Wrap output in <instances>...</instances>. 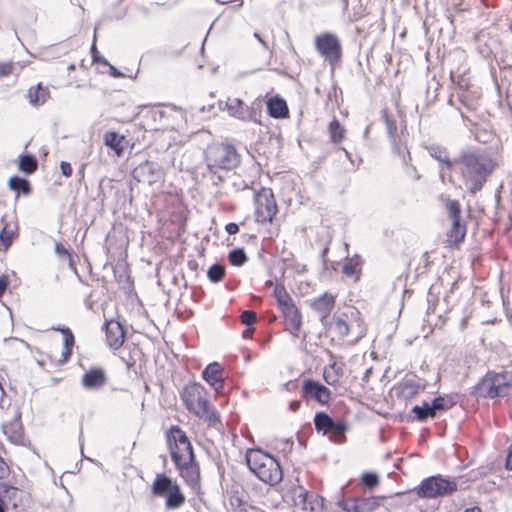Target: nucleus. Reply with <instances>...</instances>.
I'll return each mask as SVG.
<instances>
[{
	"instance_id": "f257e3e1",
	"label": "nucleus",
	"mask_w": 512,
	"mask_h": 512,
	"mask_svg": "<svg viewBox=\"0 0 512 512\" xmlns=\"http://www.w3.org/2000/svg\"><path fill=\"white\" fill-rule=\"evenodd\" d=\"M167 446L179 475L192 488L200 481V468L195 460L193 447L186 433L178 426L166 432Z\"/></svg>"
},
{
	"instance_id": "f03ea898",
	"label": "nucleus",
	"mask_w": 512,
	"mask_h": 512,
	"mask_svg": "<svg viewBox=\"0 0 512 512\" xmlns=\"http://www.w3.org/2000/svg\"><path fill=\"white\" fill-rule=\"evenodd\" d=\"M455 163L460 165L464 183L471 193L482 189L495 168L493 160L488 155L475 150L462 151Z\"/></svg>"
},
{
	"instance_id": "7ed1b4c3",
	"label": "nucleus",
	"mask_w": 512,
	"mask_h": 512,
	"mask_svg": "<svg viewBox=\"0 0 512 512\" xmlns=\"http://www.w3.org/2000/svg\"><path fill=\"white\" fill-rule=\"evenodd\" d=\"M181 399L186 409L205 422L208 426L219 428L220 416L209 401L208 391L199 383L186 385L181 392Z\"/></svg>"
},
{
	"instance_id": "20e7f679",
	"label": "nucleus",
	"mask_w": 512,
	"mask_h": 512,
	"mask_svg": "<svg viewBox=\"0 0 512 512\" xmlns=\"http://www.w3.org/2000/svg\"><path fill=\"white\" fill-rule=\"evenodd\" d=\"M206 176L210 177L213 184L218 185L224 178L220 172L230 171L240 163V156L233 145L213 143L205 150Z\"/></svg>"
},
{
	"instance_id": "39448f33",
	"label": "nucleus",
	"mask_w": 512,
	"mask_h": 512,
	"mask_svg": "<svg viewBox=\"0 0 512 512\" xmlns=\"http://www.w3.org/2000/svg\"><path fill=\"white\" fill-rule=\"evenodd\" d=\"M246 462L250 471L262 482L273 486L282 480L280 464L270 454L260 449H251L246 453Z\"/></svg>"
},
{
	"instance_id": "423d86ee",
	"label": "nucleus",
	"mask_w": 512,
	"mask_h": 512,
	"mask_svg": "<svg viewBox=\"0 0 512 512\" xmlns=\"http://www.w3.org/2000/svg\"><path fill=\"white\" fill-rule=\"evenodd\" d=\"M151 492L157 497L165 498L167 509L180 508L186 500L178 483L165 474L156 475L151 486Z\"/></svg>"
},
{
	"instance_id": "0eeeda50",
	"label": "nucleus",
	"mask_w": 512,
	"mask_h": 512,
	"mask_svg": "<svg viewBox=\"0 0 512 512\" xmlns=\"http://www.w3.org/2000/svg\"><path fill=\"white\" fill-rule=\"evenodd\" d=\"M511 386L512 375L510 373H488L478 384V391L481 395L489 398L502 397L509 394Z\"/></svg>"
},
{
	"instance_id": "6e6552de",
	"label": "nucleus",
	"mask_w": 512,
	"mask_h": 512,
	"mask_svg": "<svg viewBox=\"0 0 512 512\" xmlns=\"http://www.w3.org/2000/svg\"><path fill=\"white\" fill-rule=\"evenodd\" d=\"M457 490V483L442 477L431 476L424 479L417 488V495L421 498L433 499L446 496Z\"/></svg>"
},
{
	"instance_id": "1a4fd4ad",
	"label": "nucleus",
	"mask_w": 512,
	"mask_h": 512,
	"mask_svg": "<svg viewBox=\"0 0 512 512\" xmlns=\"http://www.w3.org/2000/svg\"><path fill=\"white\" fill-rule=\"evenodd\" d=\"M255 219L258 223L271 222L277 213V204L271 189L262 187L254 195Z\"/></svg>"
},
{
	"instance_id": "9d476101",
	"label": "nucleus",
	"mask_w": 512,
	"mask_h": 512,
	"mask_svg": "<svg viewBox=\"0 0 512 512\" xmlns=\"http://www.w3.org/2000/svg\"><path fill=\"white\" fill-rule=\"evenodd\" d=\"M445 208L452 219V226L447 232L446 242L449 246H457L466 235V226L460 222V204L457 200L446 199Z\"/></svg>"
},
{
	"instance_id": "9b49d317",
	"label": "nucleus",
	"mask_w": 512,
	"mask_h": 512,
	"mask_svg": "<svg viewBox=\"0 0 512 512\" xmlns=\"http://www.w3.org/2000/svg\"><path fill=\"white\" fill-rule=\"evenodd\" d=\"M315 48L318 53L334 65L341 59L342 49L338 37L331 33H323L315 38Z\"/></svg>"
},
{
	"instance_id": "f8f14e48",
	"label": "nucleus",
	"mask_w": 512,
	"mask_h": 512,
	"mask_svg": "<svg viewBox=\"0 0 512 512\" xmlns=\"http://www.w3.org/2000/svg\"><path fill=\"white\" fill-rule=\"evenodd\" d=\"M225 107L230 116L243 120L258 122L259 105L248 106L239 98H228Z\"/></svg>"
},
{
	"instance_id": "ddd939ff",
	"label": "nucleus",
	"mask_w": 512,
	"mask_h": 512,
	"mask_svg": "<svg viewBox=\"0 0 512 512\" xmlns=\"http://www.w3.org/2000/svg\"><path fill=\"white\" fill-rule=\"evenodd\" d=\"M294 505L304 511L320 512L323 508V500L318 495L308 493L299 487L294 491Z\"/></svg>"
},
{
	"instance_id": "4468645a",
	"label": "nucleus",
	"mask_w": 512,
	"mask_h": 512,
	"mask_svg": "<svg viewBox=\"0 0 512 512\" xmlns=\"http://www.w3.org/2000/svg\"><path fill=\"white\" fill-rule=\"evenodd\" d=\"M302 395L303 397L313 399L322 405L327 404L331 399L330 390L313 379L304 380Z\"/></svg>"
},
{
	"instance_id": "2eb2a0df",
	"label": "nucleus",
	"mask_w": 512,
	"mask_h": 512,
	"mask_svg": "<svg viewBox=\"0 0 512 512\" xmlns=\"http://www.w3.org/2000/svg\"><path fill=\"white\" fill-rule=\"evenodd\" d=\"M381 498L375 496L356 497L346 500L342 508L347 512H373L380 506Z\"/></svg>"
},
{
	"instance_id": "dca6fc26",
	"label": "nucleus",
	"mask_w": 512,
	"mask_h": 512,
	"mask_svg": "<svg viewBox=\"0 0 512 512\" xmlns=\"http://www.w3.org/2000/svg\"><path fill=\"white\" fill-rule=\"evenodd\" d=\"M135 175L139 181L154 184L163 177V171L159 164L152 161H145L135 169Z\"/></svg>"
},
{
	"instance_id": "f3484780",
	"label": "nucleus",
	"mask_w": 512,
	"mask_h": 512,
	"mask_svg": "<svg viewBox=\"0 0 512 512\" xmlns=\"http://www.w3.org/2000/svg\"><path fill=\"white\" fill-rule=\"evenodd\" d=\"M280 311L285 321L286 330L293 336L297 337L302 325V315L300 310L293 302L292 304L281 308Z\"/></svg>"
},
{
	"instance_id": "a211bd4d",
	"label": "nucleus",
	"mask_w": 512,
	"mask_h": 512,
	"mask_svg": "<svg viewBox=\"0 0 512 512\" xmlns=\"http://www.w3.org/2000/svg\"><path fill=\"white\" fill-rule=\"evenodd\" d=\"M106 340L110 348H120L125 340V332L120 322L108 320L105 323Z\"/></svg>"
},
{
	"instance_id": "6ab92c4d",
	"label": "nucleus",
	"mask_w": 512,
	"mask_h": 512,
	"mask_svg": "<svg viewBox=\"0 0 512 512\" xmlns=\"http://www.w3.org/2000/svg\"><path fill=\"white\" fill-rule=\"evenodd\" d=\"M203 379L216 391L223 389V370L219 363H210L202 372Z\"/></svg>"
},
{
	"instance_id": "aec40b11",
	"label": "nucleus",
	"mask_w": 512,
	"mask_h": 512,
	"mask_svg": "<svg viewBox=\"0 0 512 512\" xmlns=\"http://www.w3.org/2000/svg\"><path fill=\"white\" fill-rule=\"evenodd\" d=\"M396 390L399 398L410 401L415 399L424 390V385L416 379H406L398 385Z\"/></svg>"
},
{
	"instance_id": "412c9836",
	"label": "nucleus",
	"mask_w": 512,
	"mask_h": 512,
	"mask_svg": "<svg viewBox=\"0 0 512 512\" xmlns=\"http://www.w3.org/2000/svg\"><path fill=\"white\" fill-rule=\"evenodd\" d=\"M106 382V373L102 368H92L82 377V385L88 390L99 389L103 387Z\"/></svg>"
},
{
	"instance_id": "4be33fe9",
	"label": "nucleus",
	"mask_w": 512,
	"mask_h": 512,
	"mask_svg": "<svg viewBox=\"0 0 512 512\" xmlns=\"http://www.w3.org/2000/svg\"><path fill=\"white\" fill-rule=\"evenodd\" d=\"M335 305V296L329 293H324L318 298L314 299L311 303V307L316 311L323 322L328 317Z\"/></svg>"
},
{
	"instance_id": "5701e85b",
	"label": "nucleus",
	"mask_w": 512,
	"mask_h": 512,
	"mask_svg": "<svg viewBox=\"0 0 512 512\" xmlns=\"http://www.w3.org/2000/svg\"><path fill=\"white\" fill-rule=\"evenodd\" d=\"M268 113L276 119L286 118L289 114L288 106L284 99L273 97L267 101Z\"/></svg>"
},
{
	"instance_id": "b1692460",
	"label": "nucleus",
	"mask_w": 512,
	"mask_h": 512,
	"mask_svg": "<svg viewBox=\"0 0 512 512\" xmlns=\"http://www.w3.org/2000/svg\"><path fill=\"white\" fill-rule=\"evenodd\" d=\"M343 363L333 362L324 368L323 377L328 385L335 386L343 376Z\"/></svg>"
},
{
	"instance_id": "393cba45",
	"label": "nucleus",
	"mask_w": 512,
	"mask_h": 512,
	"mask_svg": "<svg viewBox=\"0 0 512 512\" xmlns=\"http://www.w3.org/2000/svg\"><path fill=\"white\" fill-rule=\"evenodd\" d=\"M429 155L440 162L445 168L451 169L455 161H451L445 147L440 145H430L427 147Z\"/></svg>"
},
{
	"instance_id": "a878e982",
	"label": "nucleus",
	"mask_w": 512,
	"mask_h": 512,
	"mask_svg": "<svg viewBox=\"0 0 512 512\" xmlns=\"http://www.w3.org/2000/svg\"><path fill=\"white\" fill-rule=\"evenodd\" d=\"M329 329L335 333L339 338H345L353 329V326L348 324L346 319L341 316L334 317L329 324Z\"/></svg>"
},
{
	"instance_id": "bb28decb",
	"label": "nucleus",
	"mask_w": 512,
	"mask_h": 512,
	"mask_svg": "<svg viewBox=\"0 0 512 512\" xmlns=\"http://www.w3.org/2000/svg\"><path fill=\"white\" fill-rule=\"evenodd\" d=\"M50 97V93L48 88H44L41 84H38L35 87H31L28 91V98L32 105L39 106L44 104L48 98Z\"/></svg>"
},
{
	"instance_id": "cd10ccee",
	"label": "nucleus",
	"mask_w": 512,
	"mask_h": 512,
	"mask_svg": "<svg viewBox=\"0 0 512 512\" xmlns=\"http://www.w3.org/2000/svg\"><path fill=\"white\" fill-rule=\"evenodd\" d=\"M361 259L358 255L348 258L342 267V273L348 277L355 276V279H359L361 272Z\"/></svg>"
},
{
	"instance_id": "c85d7f7f",
	"label": "nucleus",
	"mask_w": 512,
	"mask_h": 512,
	"mask_svg": "<svg viewBox=\"0 0 512 512\" xmlns=\"http://www.w3.org/2000/svg\"><path fill=\"white\" fill-rule=\"evenodd\" d=\"M412 413L415 414V418L418 420V421H425L427 420L428 418H434L436 417V412L433 408V403H429V402H422L421 405H415L413 408H412Z\"/></svg>"
},
{
	"instance_id": "c756f323",
	"label": "nucleus",
	"mask_w": 512,
	"mask_h": 512,
	"mask_svg": "<svg viewBox=\"0 0 512 512\" xmlns=\"http://www.w3.org/2000/svg\"><path fill=\"white\" fill-rule=\"evenodd\" d=\"M64 337V347L62 351L63 361H67L72 354V348L75 344V338L72 331L68 327L56 328Z\"/></svg>"
},
{
	"instance_id": "7c9ffc66",
	"label": "nucleus",
	"mask_w": 512,
	"mask_h": 512,
	"mask_svg": "<svg viewBox=\"0 0 512 512\" xmlns=\"http://www.w3.org/2000/svg\"><path fill=\"white\" fill-rule=\"evenodd\" d=\"M273 294L279 309L294 302L283 284H276Z\"/></svg>"
},
{
	"instance_id": "2f4dec72",
	"label": "nucleus",
	"mask_w": 512,
	"mask_h": 512,
	"mask_svg": "<svg viewBox=\"0 0 512 512\" xmlns=\"http://www.w3.org/2000/svg\"><path fill=\"white\" fill-rule=\"evenodd\" d=\"M334 421L332 418L326 414L325 412H318L314 417V425L315 429L318 432H322L323 434H327L329 429H331Z\"/></svg>"
},
{
	"instance_id": "473e14b6",
	"label": "nucleus",
	"mask_w": 512,
	"mask_h": 512,
	"mask_svg": "<svg viewBox=\"0 0 512 512\" xmlns=\"http://www.w3.org/2000/svg\"><path fill=\"white\" fill-rule=\"evenodd\" d=\"M124 140L123 136H120L118 133L114 131L106 132L104 135V143L106 146L110 147L117 154H120L123 150L122 142Z\"/></svg>"
},
{
	"instance_id": "72a5a7b5",
	"label": "nucleus",
	"mask_w": 512,
	"mask_h": 512,
	"mask_svg": "<svg viewBox=\"0 0 512 512\" xmlns=\"http://www.w3.org/2000/svg\"><path fill=\"white\" fill-rule=\"evenodd\" d=\"M8 186L11 190L19 193H23L24 195H29L31 193L30 183L21 177L13 176L9 179Z\"/></svg>"
},
{
	"instance_id": "f704fd0d",
	"label": "nucleus",
	"mask_w": 512,
	"mask_h": 512,
	"mask_svg": "<svg viewBox=\"0 0 512 512\" xmlns=\"http://www.w3.org/2000/svg\"><path fill=\"white\" fill-rule=\"evenodd\" d=\"M346 430L347 426L344 422H334L331 429L328 431V433H330V439L338 444L344 443L346 440Z\"/></svg>"
},
{
	"instance_id": "c9c22d12",
	"label": "nucleus",
	"mask_w": 512,
	"mask_h": 512,
	"mask_svg": "<svg viewBox=\"0 0 512 512\" xmlns=\"http://www.w3.org/2000/svg\"><path fill=\"white\" fill-rule=\"evenodd\" d=\"M328 130L333 143H340L345 138L346 130L337 119H333L329 123Z\"/></svg>"
},
{
	"instance_id": "e433bc0d",
	"label": "nucleus",
	"mask_w": 512,
	"mask_h": 512,
	"mask_svg": "<svg viewBox=\"0 0 512 512\" xmlns=\"http://www.w3.org/2000/svg\"><path fill=\"white\" fill-rule=\"evenodd\" d=\"M38 168V161L32 155H21L19 158V169L27 174L34 173Z\"/></svg>"
},
{
	"instance_id": "4c0bfd02",
	"label": "nucleus",
	"mask_w": 512,
	"mask_h": 512,
	"mask_svg": "<svg viewBox=\"0 0 512 512\" xmlns=\"http://www.w3.org/2000/svg\"><path fill=\"white\" fill-rule=\"evenodd\" d=\"M433 408L435 412L446 411L455 405V400L452 396H439L433 399Z\"/></svg>"
},
{
	"instance_id": "58836bf2",
	"label": "nucleus",
	"mask_w": 512,
	"mask_h": 512,
	"mask_svg": "<svg viewBox=\"0 0 512 512\" xmlns=\"http://www.w3.org/2000/svg\"><path fill=\"white\" fill-rule=\"evenodd\" d=\"M22 494V491L16 487L10 486L6 483H0V495L8 498L10 501H13V505L16 506V500L19 498V495Z\"/></svg>"
},
{
	"instance_id": "ea45409f",
	"label": "nucleus",
	"mask_w": 512,
	"mask_h": 512,
	"mask_svg": "<svg viewBox=\"0 0 512 512\" xmlns=\"http://www.w3.org/2000/svg\"><path fill=\"white\" fill-rule=\"evenodd\" d=\"M207 276L213 283L220 282L225 276L224 266L220 264L212 265L207 272Z\"/></svg>"
},
{
	"instance_id": "a19ab883",
	"label": "nucleus",
	"mask_w": 512,
	"mask_h": 512,
	"mask_svg": "<svg viewBox=\"0 0 512 512\" xmlns=\"http://www.w3.org/2000/svg\"><path fill=\"white\" fill-rule=\"evenodd\" d=\"M228 260L233 266H242L247 261V256L243 249H234L230 251Z\"/></svg>"
},
{
	"instance_id": "79ce46f5",
	"label": "nucleus",
	"mask_w": 512,
	"mask_h": 512,
	"mask_svg": "<svg viewBox=\"0 0 512 512\" xmlns=\"http://www.w3.org/2000/svg\"><path fill=\"white\" fill-rule=\"evenodd\" d=\"M362 483L369 489H373L379 484V477L373 472H364L361 476Z\"/></svg>"
},
{
	"instance_id": "37998d69",
	"label": "nucleus",
	"mask_w": 512,
	"mask_h": 512,
	"mask_svg": "<svg viewBox=\"0 0 512 512\" xmlns=\"http://www.w3.org/2000/svg\"><path fill=\"white\" fill-rule=\"evenodd\" d=\"M14 231L8 229V225H5L0 232V243L7 249L13 241Z\"/></svg>"
},
{
	"instance_id": "c03bdc74",
	"label": "nucleus",
	"mask_w": 512,
	"mask_h": 512,
	"mask_svg": "<svg viewBox=\"0 0 512 512\" xmlns=\"http://www.w3.org/2000/svg\"><path fill=\"white\" fill-rule=\"evenodd\" d=\"M96 32H97V27L95 28V31H94V40H93V44L91 46V54H92L93 61L104 64V65H108L107 60L104 57L99 55V52L96 48Z\"/></svg>"
},
{
	"instance_id": "a18cd8bd",
	"label": "nucleus",
	"mask_w": 512,
	"mask_h": 512,
	"mask_svg": "<svg viewBox=\"0 0 512 512\" xmlns=\"http://www.w3.org/2000/svg\"><path fill=\"white\" fill-rule=\"evenodd\" d=\"M241 322L247 326H250L256 322V313L251 310H245L242 312L241 316Z\"/></svg>"
},
{
	"instance_id": "49530a36",
	"label": "nucleus",
	"mask_w": 512,
	"mask_h": 512,
	"mask_svg": "<svg viewBox=\"0 0 512 512\" xmlns=\"http://www.w3.org/2000/svg\"><path fill=\"white\" fill-rule=\"evenodd\" d=\"M383 118L385 121V124L387 126L388 133L393 136V134L396 132V123L393 119L389 117L386 111H383Z\"/></svg>"
},
{
	"instance_id": "de8ad7c7",
	"label": "nucleus",
	"mask_w": 512,
	"mask_h": 512,
	"mask_svg": "<svg viewBox=\"0 0 512 512\" xmlns=\"http://www.w3.org/2000/svg\"><path fill=\"white\" fill-rule=\"evenodd\" d=\"M13 67L12 62H0V77L8 76L13 73Z\"/></svg>"
},
{
	"instance_id": "09e8293b",
	"label": "nucleus",
	"mask_w": 512,
	"mask_h": 512,
	"mask_svg": "<svg viewBox=\"0 0 512 512\" xmlns=\"http://www.w3.org/2000/svg\"><path fill=\"white\" fill-rule=\"evenodd\" d=\"M10 474L9 466L6 464V462L3 460V458L0 457V479L6 478Z\"/></svg>"
},
{
	"instance_id": "8fccbe9b",
	"label": "nucleus",
	"mask_w": 512,
	"mask_h": 512,
	"mask_svg": "<svg viewBox=\"0 0 512 512\" xmlns=\"http://www.w3.org/2000/svg\"><path fill=\"white\" fill-rule=\"evenodd\" d=\"M61 172L64 176L70 177L72 175V167L70 163L62 161L60 164Z\"/></svg>"
},
{
	"instance_id": "3c124183",
	"label": "nucleus",
	"mask_w": 512,
	"mask_h": 512,
	"mask_svg": "<svg viewBox=\"0 0 512 512\" xmlns=\"http://www.w3.org/2000/svg\"><path fill=\"white\" fill-rule=\"evenodd\" d=\"M225 230L229 235H233L238 233L239 226L236 223L231 222L225 226Z\"/></svg>"
},
{
	"instance_id": "603ef678",
	"label": "nucleus",
	"mask_w": 512,
	"mask_h": 512,
	"mask_svg": "<svg viewBox=\"0 0 512 512\" xmlns=\"http://www.w3.org/2000/svg\"><path fill=\"white\" fill-rule=\"evenodd\" d=\"M8 287V280L6 277H0V297L5 293Z\"/></svg>"
},
{
	"instance_id": "864d4df0",
	"label": "nucleus",
	"mask_w": 512,
	"mask_h": 512,
	"mask_svg": "<svg viewBox=\"0 0 512 512\" xmlns=\"http://www.w3.org/2000/svg\"><path fill=\"white\" fill-rule=\"evenodd\" d=\"M55 252L58 255H68V250L60 243H56L55 245Z\"/></svg>"
},
{
	"instance_id": "5fc2aeb1",
	"label": "nucleus",
	"mask_w": 512,
	"mask_h": 512,
	"mask_svg": "<svg viewBox=\"0 0 512 512\" xmlns=\"http://www.w3.org/2000/svg\"><path fill=\"white\" fill-rule=\"evenodd\" d=\"M233 185L236 188V190H243L249 187V185L244 180L241 179H239V181H235Z\"/></svg>"
},
{
	"instance_id": "6e6d98bb",
	"label": "nucleus",
	"mask_w": 512,
	"mask_h": 512,
	"mask_svg": "<svg viewBox=\"0 0 512 512\" xmlns=\"http://www.w3.org/2000/svg\"><path fill=\"white\" fill-rule=\"evenodd\" d=\"M506 467L512 470V448L509 450L506 458Z\"/></svg>"
},
{
	"instance_id": "4d7b16f0",
	"label": "nucleus",
	"mask_w": 512,
	"mask_h": 512,
	"mask_svg": "<svg viewBox=\"0 0 512 512\" xmlns=\"http://www.w3.org/2000/svg\"><path fill=\"white\" fill-rule=\"evenodd\" d=\"M254 37L260 42V44L265 48V49H268V44L267 42L258 34V33H254Z\"/></svg>"
},
{
	"instance_id": "13d9d810",
	"label": "nucleus",
	"mask_w": 512,
	"mask_h": 512,
	"mask_svg": "<svg viewBox=\"0 0 512 512\" xmlns=\"http://www.w3.org/2000/svg\"><path fill=\"white\" fill-rule=\"evenodd\" d=\"M108 65H109L110 73H111V75H112V76H114V77H120V76H122V75H123V74H122V73H120V72H119V71H118L114 66L110 65L109 63H108Z\"/></svg>"
},
{
	"instance_id": "bf43d9fd",
	"label": "nucleus",
	"mask_w": 512,
	"mask_h": 512,
	"mask_svg": "<svg viewBox=\"0 0 512 512\" xmlns=\"http://www.w3.org/2000/svg\"><path fill=\"white\" fill-rule=\"evenodd\" d=\"M300 407V401L295 400L290 403V410L291 411H297Z\"/></svg>"
},
{
	"instance_id": "052dcab7",
	"label": "nucleus",
	"mask_w": 512,
	"mask_h": 512,
	"mask_svg": "<svg viewBox=\"0 0 512 512\" xmlns=\"http://www.w3.org/2000/svg\"><path fill=\"white\" fill-rule=\"evenodd\" d=\"M464 512H482V511L478 507H473V508L466 509Z\"/></svg>"
},
{
	"instance_id": "680f3d73",
	"label": "nucleus",
	"mask_w": 512,
	"mask_h": 512,
	"mask_svg": "<svg viewBox=\"0 0 512 512\" xmlns=\"http://www.w3.org/2000/svg\"><path fill=\"white\" fill-rule=\"evenodd\" d=\"M328 250H329L328 246H326V247L323 249V251H322V253H321V256H322V258H323V259H325L326 255H327V253H328Z\"/></svg>"
},
{
	"instance_id": "e2e57ef3",
	"label": "nucleus",
	"mask_w": 512,
	"mask_h": 512,
	"mask_svg": "<svg viewBox=\"0 0 512 512\" xmlns=\"http://www.w3.org/2000/svg\"><path fill=\"white\" fill-rule=\"evenodd\" d=\"M467 325V317L463 318L462 321H461V329H465Z\"/></svg>"
},
{
	"instance_id": "0e129e2a",
	"label": "nucleus",
	"mask_w": 512,
	"mask_h": 512,
	"mask_svg": "<svg viewBox=\"0 0 512 512\" xmlns=\"http://www.w3.org/2000/svg\"><path fill=\"white\" fill-rule=\"evenodd\" d=\"M370 373H371V369H367L366 372H365L363 380L367 381L368 378H369Z\"/></svg>"
},
{
	"instance_id": "69168bd1",
	"label": "nucleus",
	"mask_w": 512,
	"mask_h": 512,
	"mask_svg": "<svg viewBox=\"0 0 512 512\" xmlns=\"http://www.w3.org/2000/svg\"><path fill=\"white\" fill-rule=\"evenodd\" d=\"M342 150L345 152V155L349 158L350 157V153L345 148H342Z\"/></svg>"
},
{
	"instance_id": "338daca9",
	"label": "nucleus",
	"mask_w": 512,
	"mask_h": 512,
	"mask_svg": "<svg viewBox=\"0 0 512 512\" xmlns=\"http://www.w3.org/2000/svg\"><path fill=\"white\" fill-rule=\"evenodd\" d=\"M0 512H4L3 502L0 501Z\"/></svg>"
},
{
	"instance_id": "774afa93",
	"label": "nucleus",
	"mask_w": 512,
	"mask_h": 512,
	"mask_svg": "<svg viewBox=\"0 0 512 512\" xmlns=\"http://www.w3.org/2000/svg\"><path fill=\"white\" fill-rule=\"evenodd\" d=\"M363 335H364V333H363V331H361V332H359V335L357 338H361V337H363Z\"/></svg>"
}]
</instances>
